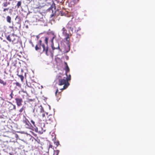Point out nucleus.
<instances>
[{"label": "nucleus", "mask_w": 155, "mask_h": 155, "mask_svg": "<svg viewBox=\"0 0 155 155\" xmlns=\"http://www.w3.org/2000/svg\"><path fill=\"white\" fill-rule=\"evenodd\" d=\"M48 38L47 37H46L45 38V42L47 44V43H48Z\"/></svg>", "instance_id": "b1692460"}, {"label": "nucleus", "mask_w": 155, "mask_h": 155, "mask_svg": "<svg viewBox=\"0 0 155 155\" xmlns=\"http://www.w3.org/2000/svg\"><path fill=\"white\" fill-rule=\"evenodd\" d=\"M52 145H49V147H51H51H52Z\"/></svg>", "instance_id": "72a5a7b5"}, {"label": "nucleus", "mask_w": 155, "mask_h": 155, "mask_svg": "<svg viewBox=\"0 0 155 155\" xmlns=\"http://www.w3.org/2000/svg\"><path fill=\"white\" fill-rule=\"evenodd\" d=\"M8 4L7 2L4 3L3 4V6L4 7H6L7 6Z\"/></svg>", "instance_id": "393cba45"}, {"label": "nucleus", "mask_w": 155, "mask_h": 155, "mask_svg": "<svg viewBox=\"0 0 155 155\" xmlns=\"http://www.w3.org/2000/svg\"><path fill=\"white\" fill-rule=\"evenodd\" d=\"M66 27L69 30V31L71 30V31H73V30L75 29V27L74 23L72 21H69L66 25Z\"/></svg>", "instance_id": "423d86ee"}, {"label": "nucleus", "mask_w": 155, "mask_h": 155, "mask_svg": "<svg viewBox=\"0 0 155 155\" xmlns=\"http://www.w3.org/2000/svg\"><path fill=\"white\" fill-rule=\"evenodd\" d=\"M14 94H13V91H12L10 95V96L11 97V99L13 98V96Z\"/></svg>", "instance_id": "412c9836"}, {"label": "nucleus", "mask_w": 155, "mask_h": 155, "mask_svg": "<svg viewBox=\"0 0 155 155\" xmlns=\"http://www.w3.org/2000/svg\"><path fill=\"white\" fill-rule=\"evenodd\" d=\"M13 90L15 91H18L21 88V84L18 82H16L13 83Z\"/></svg>", "instance_id": "1a4fd4ad"}, {"label": "nucleus", "mask_w": 155, "mask_h": 155, "mask_svg": "<svg viewBox=\"0 0 155 155\" xmlns=\"http://www.w3.org/2000/svg\"><path fill=\"white\" fill-rule=\"evenodd\" d=\"M48 118L49 120L50 121H52V120L51 119V118H49V117H48Z\"/></svg>", "instance_id": "c756f323"}, {"label": "nucleus", "mask_w": 155, "mask_h": 155, "mask_svg": "<svg viewBox=\"0 0 155 155\" xmlns=\"http://www.w3.org/2000/svg\"><path fill=\"white\" fill-rule=\"evenodd\" d=\"M54 38V37H53V38H52V39H51V41H53V39Z\"/></svg>", "instance_id": "473e14b6"}, {"label": "nucleus", "mask_w": 155, "mask_h": 155, "mask_svg": "<svg viewBox=\"0 0 155 155\" xmlns=\"http://www.w3.org/2000/svg\"><path fill=\"white\" fill-rule=\"evenodd\" d=\"M13 65L14 66H15V63H14V64H13Z\"/></svg>", "instance_id": "f704fd0d"}, {"label": "nucleus", "mask_w": 155, "mask_h": 155, "mask_svg": "<svg viewBox=\"0 0 155 155\" xmlns=\"http://www.w3.org/2000/svg\"><path fill=\"white\" fill-rule=\"evenodd\" d=\"M31 45H32V47H34V45L33 44V43H32V42H31Z\"/></svg>", "instance_id": "2f4dec72"}, {"label": "nucleus", "mask_w": 155, "mask_h": 155, "mask_svg": "<svg viewBox=\"0 0 155 155\" xmlns=\"http://www.w3.org/2000/svg\"><path fill=\"white\" fill-rule=\"evenodd\" d=\"M22 122L25 127L28 128H31L33 126L30 124L29 121L25 117H24L22 120Z\"/></svg>", "instance_id": "39448f33"}, {"label": "nucleus", "mask_w": 155, "mask_h": 155, "mask_svg": "<svg viewBox=\"0 0 155 155\" xmlns=\"http://www.w3.org/2000/svg\"><path fill=\"white\" fill-rule=\"evenodd\" d=\"M35 110H36L37 113L38 115L44 117L45 116V114L44 113L42 107L41 106H38L35 108Z\"/></svg>", "instance_id": "0eeeda50"}, {"label": "nucleus", "mask_w": 155, "mask_h": 155, "mask_svg": "<svg viewBox=\"0 0 155 155\" xmlns=\"http://www.w3.org/2000/svg\"><path fill=\"white\" fill-rule=\"evenodd\" d=\"M59 152V150H57L54 151V154H55V155H58Z\"/></svg>", "instance_id": "aec40b11"}, {"label": "nucleus", "mask_w": 155, "mask_h": 155, "mask_svg": "<svg viewBox=\"0 0 155 155\" xmlns=\"http://www.w3.org/2000/svg\"><path fill=\"white\" fill-rule=\"evenodd\" d=\"M6 39L9 42H12L14 44L17 43L18 42L17 36L13 34L8 35Z\"/></svg>", "instance_id": "20e7f679"}, {"label": "nucleus", "mask_w": 155, "mask_h": 155, "mask_svg": "<svg viewBox=\"0 0 155 155\" xmlns=\"http://www.w3.org/2000/svg\"><path fill=\"white\" fill-rule=\"evenodd\" d=\"M21 91L23 93H26V94H27V92L25 91H24L23 89L21 90Z\"/></svg>", "instance_id": "bb28decb"}, {"label": "nucleus", "mask_w": 155, "mask_h": 155, "mask_svg": "<svg viewBox=\"0 0 155 155\" xmlns=\"http://www.w3.org/2000/svg\"><path fill=\"white\" fill-rule=\"evenodd\" d=\"M8 109L10 110H12L14 109H16L15 106L12 103H11L10 104L8 105Z\"/></svg>", "instance_id": "f8f14e48"}, {"label": "nucleus", "mask_w": 155, "mask_h": 155, "mask_svg": "<svg viewBox=\"0 0 155 155\" xmlns=\"http://www.w3.org/2000/svg\"><path fill=\"white\" fill-rule=\"evenodd\" d=\"M9 28H12V29H13L14 28V27L13 26H9Z\"/></svg>", "instance_id": "7c9ffc66"}, {"label": "nucleus", "mask_w": 155, "mask_h": 155, "mask_svg": "<svg viewBox=\"0 0 155 155\" xmlns=\"http://www.w3.org/2000/svg\"><path fill=\"white\" fill-rule=\"evenodd\" d=\"M75 1H76V0H75ZM77 0V2H78L79 0Z\"/></svg>", "instance_id": "c9c22d12"}, {"label": "nucleus", "mask_w": 155, "mask_h": 155, "mask_svg": "<svg viewBox=\"0 0 155 155\" xmlns=\"http://www.w3.org/2000/svg\"><path fill=\"white\" fill-rule=\"evenodd\" d=\"M31 122L32 123V124L33 125V126L34 127H35V122L34 121H33V120H31Z\"/></svg>", "instance_id": "5701e85b"}, {"label": "nucleus", "mask_w": 155, "mask_h": 155, "mask_svg": "<svg viewBox=\"0 0 155 155\" xmlns=\"http://www.w3.org/2000/svg\"><path fill=\"white\" fill-rule=\"evenodd\" d=\"M51 48L53 51L54 50H58L59 51L61 52L62 51L61 49L60 48L59 45V44L58 42L56 43L54 45L53 44L51 45Z\"/></svg>", "instance_id": "9d476101"}, {"label": "nucleus", "mask_w": 155, "mask_h": 155, "mask_svg": "<svg viewBox=\"0 0 155 155\" xmlns=\"http://www.w3.org/2000/svg\"><path fill=\"white\" fill-rule=\"evenodd\" d=\"M81 30V28H78V29L77 30H75V31H76V33L77 35L78 36V38H80V36L82 34V33L81 32H80V31Z\"/></svg>", "instance_id": "4468645a"}, {"label": "nucleus", "mask_w": 155, "mask_h": 155, "mask_svg": "<svg viewBox=\"0 0 155 155\" xmlns=\"http://www.w3.org/2000/svg\"><path fill=\"white\" fill-rule=\"evenodd\" d=\"M12 0H9V1H12Z\"/></svg>", "instance_id": "e433bc0d"}, {"label": "nucleus", "mask_w": 155, "mask_h": 155, "mask_svg": "<svg viewBox=\"0 0 155 155\" xmlns=\"http://www.w3.org/2000/svg\"><path fill=\"white\" fill-rule=\"evenodd\" d=\"M37 2L38 3V5H37L38 6L35 8H39L45 6L46 3L50 4L51 2L52 1V0H37Z\"/></svg>", "instance_id": "7ed1b4c3"}, {"label": "nucleus", "mask_w": 155, "mask_h": 155, "mask_svg": "<svg viewBox=\"0 0 155 155\" xmlns=\"http://www.w3.org/2000/svg\"><path fill=\"white\" fill-rule=\"evenodd\" d=\"M15 101L18 106H20L22 105V103L23 102V101L21 98H15Z\"/></svg>", "instance_id": "9b49d317"}, {"label": "nucleus", "mask_w": 155, "mask_h": 155, "mask_svg": "<svg viewBox=\"0 0 155 155\" xmlns=\"http://www.w3.org/2000/svg\"><path fill=\"white\" fill-rule=\"evenodd\" d=\"M66 76H67V77H66V79L68 82V81L71 79V75L70 74H69L68 76V75Z\"/></svg>", "instance_id": "a211bd4d"}, {"label": "nucleus", "mask_w": 155, "mask_h": 155, "mask_svg": "<svg viewBox=\"0 0 155 155\" xmlns=\"http://www.w3.org/2000/svg\"><path fill=\"white\" fill-rule=\"evenodd\" d=\"M35 49L36 51L39 50H42L43 52H45L47 55H48V48L47 46L45 47L44 44H42V41L40 40L35 47Z\"/></svg>", "instance_id": "f03ea898"}, {"label": "nucleus", "mask_w": 155, "mask_h": 155, "mask_svg": "<svg viewBox=\"0 0 155 155\" xmlns=\"http://www.w3.org/2000/svg\"><path fill=\"white\" fill-rule=\"evenodd\" d=\"M23 110L24 109L23 107H22L19 110V112H20V114H21L23 111Z\"/></svg>", "instance_id": "a878e982"}, {"label": "nucleus", "mask_w": 155, "mask_h": 155, "mask_svg": "<svg viewBox=\"0 0 155 155\" xmlns=\"http://www.w3.org/2000/svg\"><path fill=\"white\" fill-rule=\"evenodd\" d=\"M0 83L2 84L3 85L5 86L7 84V83L5 81H4L2 80L0 78Z\"/></svg>", "instance_id": "2eb2a0df"}, {"label": "nucleus", "mask_w": 155, "mask_h": 155, "mask_svg": "<svg viewBox=\"0 0 155 155\" xmlns=\"http://www.w3.org/2000/svg\"><path fill=\"white\" fill-rule=\"evenodd\" d=\"M58 92V89H57L56 91V92L55 93V94L56 95H57V93Z\"/></svg>", "instance_id": "c85d7f7f"}, {"label": "nucleus", "mask_w": 155, "mask_h": 155, "mask_svg": "<svg viewBox=\"0 0 155 155\" xmlns=\"http://www.w3.org/2000/svg\"><path fill=\"white\" fill-rule=\"evenodd\" d=\"M62 33L63 35L66 37L65 38V39L66 41L69 42L70 41V38L69 37V35L67 33V30L65 29L64 27H63L62 29Z\"/></svg>", "instance_id": "6e6552de"}, {"label": "nucleus", "mask_w": 155, "mask_h": 155, "mask_svg": "<svg viewBox=\"0 0 155 155\" xmlns=\"http://www.w3.org/2000/svg\"><path fill=\"white\" fill-rule=\"evenodd\" d=\"M54 144L57 146H58V145L59 144V142L58 141H56L54 142Z\"/></svg>", "instance_id": "4be33fe9"}, {"label": "nucleus", "mask_w": 155, "mask_h": 155, "mask_svg": "<svg viewBox=\"0 0 155 155\" xmlns=\"http://www.w3.org/2000/svg\"><path fill=\"white\" fill-rule=\"evenodd\" d=\"M17 75L20 78L21 81H23L24 78L23 76L22 75H19L18 74H17Z\"/></svg>", "instance_id": "f3484780"}, {"label": "nucleus", "mask_w": 155, "mask_h": 155, "mask_svg": "<svg viewBox=\"0 0 155 155\" xmlns=\"http://www.w3.org/2000/svg\"><path fill=\"white\" fill-rule=\"evenodd\" d=\"M7 21L9 23H11V17L9 16H8L6 18Z\"/></svg>", "instance_id": "dca6fc26"}, {"label": "nucleus", "mask_w": 155, "mask_h": 155, "mask_svg": "<svg viewBox=\"0 0 155 155\" xmlns=\"http://www.w3.org/2000/svg\"><path fill=\"white\" fill-rule=\"evenodd\" d=\"M8 9H9L8 8H4V9H3V12H5L6 11H8Z\"/></svg>", "instance_id": "cd10ccee"}, {"label": "nucleus", "mask_w": 155, "mask_h": 155, "mask_svg": "<svg viewBox=\"0 0 155 155\" xmlns=\"http://www.w3.org/2000/svg\"><path fill=\"white\" fill-rule=\"evenodd\" d=\"M62 74H60L56 76L55 81L56 84L60 86L64 85L63 87L61 90L66 89L69 85V83L67 81L66 77L64 76Z\"/></svg>", "instance_id": "f257e3e1"}, {"label": "nucleus", "mask_w": 155, "mask_h": 155, "mask_svg": "<svg viewBox=\"0 0 155 155\" xmlns=\"http://www.w3.org/2000/svg\"><path fill=\"white\" fill-rule=\"evenodd\" d=\"M64 64L66 66L64 68V70L65 71V74L66 76H67L68 73L69 72L70 69L67 64V63L66 62H64Z\"/></svg>", "instance_id": "ddd939ff"}, {"label": "nucleus", "mask_w": 155, "mask_h": 155, "mask_svg": "<svg viewBox=\"0 0 155 155\" xmlns=\"http://www.w3.org/2000/svg\"><path fill=\"white\" fill-rule=\"evenodd\" d=\"M21 5V1L18 2L17 4V6L18 8H19V7Z\"/></svg>", "instance_id": "6ab92c4d"}]
</instances>
